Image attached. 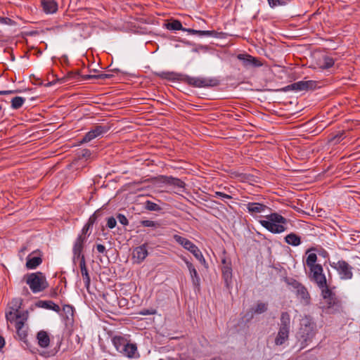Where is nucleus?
I'll return each mask as SVG.
<instances>
[{"label": "nucleus", "instance_id": "f257e3e1", "mask_svg": "<svg viewBox=\"0 0 360 360\" xmlns=\"http://www.w3.org/2000/svg\"><path fill=\"white\" fill-rule=\"evenodd\" d=\"M265 219L260 220V224L273 233H281L286 230L288 220L278 213H271L265 216Z\"/></svg>", "mask_w": 360, "mask_h": 360}, {"label": "nucleus", "instance_id": "f03ea898", "mask_svg": "<svg viewBox=\"0 0 360 360\" xmlns=\"http://www.w3.org/2000/svg\"><path fill=\"white\" fill-rule=\"evenodd\" d=\"M316 334V325L309 317H304L301 320L300 328L298 332L299 340L302 348H304L311 342Z\"/></svg>", "mask_w": 360, "mask_h": 360}, {"label": "nucleus", "instance_id": "7ed1b4c3", "mask_svg": "<svg viewBox=\"0 0 360 360\" xmlns=\"http://www.w3.org/2000/svg\"><path fill=\"white\" fill-rule=\"evenodd\" d=\"M24 279L33 293L42 292L49 287L46 276L40 271L27 274Z\"/></svg>", "mask_w": 360, "mask_h": 360}, {"label": "nucleus", "instance_id": "20e7f679", "mask_svg": "<svg viewBox=\"0 0 360 360\" xmlns=\"http://www.w3.org/2000/svg\"><path fill=\"white\" fill-rule=\"evenodd\" d=\"M321 289L323 297L320 303L321 308L327 313L337 310L340 302L335 293L329 289L328 285Z\"/></svg>", "mask_w": 360, "mask_h": 360}, {"label": "nucleus", "instance_id": "39448f33", "mask_svg": "<svg viewBox=\"0 0 360 360\" xmlns=\"http://www.w3.org/2000/svg\"><path fill=\"white\" fill-rule=\"evenodd\" d=\"M309 270V278L311 281L315 282L320 288L327 286L326 278L321 264L311 266Z\"/></svg>", "mask_w": 360, "mask_h": 360}, {"label": "nucleus", "instance_id": "423d86ee", "mask_svg": "<svg viewBox=\"0 0 360 360\" xmlns=\"http://www.w3.org/2000/svg\"><path fill=\"white\" fill-rule=\"evenodd\" d=\"M331 266L337 271L341 279L349 280L352 278L353 268L347 262L344 260H339L338 262L333 263Z\"/></svg>", "mask_w": 360, "mask_h": 360}, {"label": "nucleus", "instance_id": "0eeeda50", "mask_svg": "<svg viewBox=\"0 0 360 360\" xmlns=\"http://www.w3.org/2000/svg\"><path fill=\"white\" fill-rule=\"evenodd\" d=\"M289 285L295 289L296 295L302 304L308 305L310 303L311 297L309 293L302 283L293 280L289 283Z\"/></svg>", "mask_w": 360, "mask_h": 360}, {"label": "nucleus", "instance_id": "6e6552de", "mask_svg": "<svg viewBox=\"0 0 360 360\" xmlns=\"http://www.w3.org/2000/svg\"><path fill=\"white\" fill-rule=\"evenodd\" d=\"M186 81L188 84L194 87H209L217 85V81L214 79L205 77H187Z\"/></svg>", "mask_w": 360, "mask_h": 360}, {"label": "nucleus", "instance_id": "1a4fd4ad", "mask_svg": "<svg viewBox=\"0 0 360 360\" xmlns=\"http://www.w3.org/2000/svg\"><path fill=\"white\" fill-rule=\"evenodd\" d=\"M110 129L108 124L96 125L86 135L83 137L82 142L87 143L91 140L105 134Z\"/></svg>", "mask_w": 360, "mask_h": 360}, {"label": "nucleus", "instance_id": "9d476101", "mask_svg": "<svg viewBox=\"0 0 360 360\" xmlns=\"http://www.w3.org/2000/svg\"><path fill=\"white\" fill-rule=\"evenodd\" d=\"M87 237L85 236H78V237L76 238L73 248H72V252H73V262L75 263L77 260L79 259V262L81 261L82 257H84L82 254V251L84 249V245L85 242L86 241Z\"/></svg>", "mask_w": 360, "mask_h": 360}, {"label": "nucleus", "instance_id": "9b49d317", "mask_svg": "<svg viewBox=\"0 0 360 360\" xmlns=\"http://www.w3.org/2000/svg\"><path fill=\"white\" fill-rule=\"evenodd\" d=\"M42 255L39 250L33 251L27 257L26 267L28 269H34L42 262Z\"/></svg>", "mask_w": 360, "mask_h": 360}, {"label": "nucleus", "instance_id": "f8f14e48", "mask_svg": "<svg viewBox=\"0 0 360 360\" xmlns=\"http://www.w3.org/2000/svg\"><path fill=\"white\" fill-rule=\"evenodd\" d=\"M237 58L245 68L260 67L262 65L257 58L248 54H239Z\"/></svg>", "mask_w": 360, "mask_h": 360}, {"label": "nucleus", "instance_id": "ddd939ff", "mask_svg": "<svg viewBox=\"0 0 360 360\" xmlns=\"http://www.w3.org/2000/svg\"><path fill=\"white\" fill-rule=\"evenodd\" d=\"M291 89L296 91L314 89L316 87V82L313 80L299 81L290 85Z\"/></svg>", "mask_w": 360, "mask_h": 360}, {"label": "nucleus", "instance_id": "4468645a", "mask_svg": "<svg viewBox=\"0 0 360 360\" xmlns=\"http://www.w3.org/2000/svg\"><path fill=\"white\" fill-rule=\"evenodd\" d=\"M245 205L248 212L254 217L259 214L265 212V211L269 209L266 205L259 202H250Z\"/></svg>", "mask_w": 360, "mask_h": 360}, {"label": "nucleus", "instance_id": "2eb2a0df", "mask_svg": "<svg viewBox=\"0 0 360 360\" xmlns=\"http://www.w3.org/2000/svg\"><path fill=\"white\" fill-rule=\"evenodd\" d=\"M147 246L148 245L144 243L134 250L133 259L136 262L141 263L146 258L148 255Z\"/></svg>", "mask_w": 360, "mask_h": 360}, {"label": "nucleus", "instance_id": "dca6fc26", "mask_svg": "<svg viewBox=\"0 0 360 360\" xmlns=\"http://www.w3.org/2000/svg\"><path fill=\"white\" fill-rule=\"evenodd\" d=\"M334 60L333 58L327 56L323 55L321 58H319L316 61V66L314 68H320L322 70L328 69L333 66Z\"/></svg>", "mask_w": 360, "mask_h": 360}, {"label": "nucleus", "instance_id": "f3484780", "mask_svg": "<svg viewBox=\"0 0 360 360\" xmlns=\"http://www.w3.org/2000/svg\"><path fill=\"white\" fill-rule=\"evenodd\" d=\"M26 321L27 318H23L22 319L18 321L15 323L17 335L18 338L25 343L27 342V329L24 328V325Z\"/></svg>", "mask_w": 360, "mask_h": 360}, {"label": "nucleus", "instance_id": "a211bd4d", "mask_svg": "<svg viewBox=\"0 0 360 360\" xmlns=\"http://www.w3.org/2000/svg\"><path fill=\"white\" fill-rule=\"evenodd\" d=\"M41 4L46 14H53L58 11V3L55 0H41Z\"/></svg>", "mask_w": 360, "mask_h": 360}, {"label": "nucleus", "instance_id": "6ab92c4d", "mask_svg": "<svg viewBox=\"0 0 360 360\" xmlns=\"http://www.w3.org/2000/svg\"><path fill=\"white\" fill-rule=\"evenodd\" d=\"M173 238L177 243L181 245L184 248L188 250L189 252H191L195 246V245L191 240L179 235L175 234L174 235Z\"/></svg>", "mask_w": 360, "mask_h": 360}, {"label": "nucleus", "instance_id": "aec40b11", "mask_svg": "<svg viewBox=\"0 0 360 360\" xmlns=\"http://www.w3.org/2000/svg\"><path fill=\"white\" fill-rule=\"evenodd\" d=\"M27 319V312L6 311V319L8 322L13 323L22 319Z\"/></svg>", "mask_w": 360, "mask_h": 360}, {"label": "nucleus", "instance_id": "412c9836", "mask_svg": "<svg viewBox=\"0 0 360 360\" xmlns=\"http://www.w3.org/2000/svg\"><path fill=\"white\" fill-rule=\"evenodd\" d=\"M79 267L81 270L82 276L84 282V285L86 288H89L91 279L86 268L84 257H82L81 261L79 262Z\"/></svg>", "mask_w": 360, "mask_h": 360}, {"label": "nucleus", "instance_id": "4be33fe9", "mask_svg": "<svg viewBox=\"0 0 360 360\" xmlns=\"http://www.w3.org/2000/svg\"><path fill=\"white\" fill-rule=\"evenodd\" d=\"M164 182L179 188L180 191H183L186 186V184L180 179L173 176H165Z\"/></svg>", "mask_w": 360, "mask_h": 360}, {"label": "nucleus", "instance_id": "5701e85b", "mask_svg": "<svg viewBox=\"0 0 360 360\" xmlns=\"http://www.w3.org/2000/svg\"><path fill=\"white\" fill-rule=\"evenodd\" d=\"M289 333V330L279 328L277 336L275 338V344L276 345L284 344L288 340Z\"/></svg>", "mask_w": 360, "mask_h": 360}, {"label": "nucleus", "instance_id": "b1692460", "mask_svg": "<svg viewBox=\"0 0 360 360\" xmlns=\"http://www.w3.org/2000/svg\"><path fill=\"white\" fill-rule=\"evenodd\" d=\"M37 339L41 347L46 348L49 345L50 339L46 331L41 330L37 333Z\"/></svg>", "mask_w": 360, "mask_h": 360}, {"label": "nucleus", "instance_id": "393cba45", "mask_svg": "<svg viewBox=\"0 0 360 360\" xmlns=\"http://www.w3.org/2000/svg\"><path fill=\"white\" fill-rule=\"evenodd\" d=\"M136 351V345L135 344L129 343L127 342L123 348V350L120 353L129 358H134Z\"/></svg>", "mask_w": 360, "mask_h": 360}, {"label": "nucleus", "instance_id": "a878e982", "mask_svg": "<svg viewBox=\"0 0 360 360\" xmlns=\"http://www.w3.org/2000/svg\"><path fill=\"white\" fill-rule=\"evenodd\" d=\"M279 328L290 330V316L288 312L281 313Z\"/></svg>", "mask_w": 360, "mask_h": 360}, {"label": "nucleus", "instance_id": "bb28decb", "mask_svg": "<svg viewBox=\"0 0 360 360\" xmlns=\"http://www.w3.org/2000/svg\"><path fill=\"white\" fill-rule=\"evenodd\" d=\"M22 304V300L21 298H14L8 304L6 311L21 312L20 309L21 308Z\"/></svg>", "mask_w": 360, "mask_h": 360}, {"label": "nucleus", "instance_id": "cd10ccee", "mask_svg": "<svg viewBox=\"0 0 360 360\" xmlns=\"http://www.w3.org/2000/svg\"><path fill=\"white\" fill-rule=\"evenodd\" d=\"M112 341L117 351L119 352H121L123 350V348L127 343V340L121 336H115Z\"/></svg>", "mask_w": 360, "mask_h": 360}, {"label": "nucleus", "instance_id": "c85d7f7f", "mask_svg": "<svg viewBox=\"0 0 360 360\" xmlns=\"http://www.w3.org/2000/svg\"><path fill=\"white\" fill-rule=\"evenodd\" d=\"M285 241L288 245H290L292 246H297L301 243L300 237L294 233L288 234L285 237Z\"/></svg>", "mask_w": 360, "mask_h": 360}, {"label": "nucleus", "instance_id": "c756f323", "mask_svg": "<svg viewBox=\"0 0 360 360\" xmlns=\"http://www.w3.org/2000/svg\"><path fill=\"white\" fill-rule=\"evenodd\" d=\"M39 306L47 309L53 310L56 312H59L60 311V307L51 300L41 301Z\"/></svg>", "mask_w": 360, "mask_h": 360}, {"label": "nucleus", "instance_id": "7c9ffc66", "mask_svg": "<svg viewBox=\"0 0 360 360\" xmlns=\"http://www.w3.org/2000/svg\"><path fill=\"white\" fill-rule=\"evenodd\" d=\"M165 27L167 29L169 30H183L186 31L187 29L184 28L182 25L179 20H174L172 22H167L165 24Z\"/></svg>", "mask_w": 360, "mask_h": 360}, {"label": "nucleus", "instance_id": "2f4dec72", "mask_svg": "<svg viewBox=\"0 0 360 360\" xmlns=\"http://www.w3.org/2000/svg\"><path fill=\"white\" fill-rule=\"evenodd\" d=\"M186 32L191 34H197L200 36H208V37H215L217 33L215 31L210 30H195L193 29L186 30Z\"/></svg>", "mask_w": 360, "mask_h": 360}, {"label": "nucleus", "instance_id": "473e14b6", "mask_svg": "<svg viewBox=\"0 0 360 360\" xmlns=\"http://www.w3.org/2000/svg\"><path fill=\"white\" fill-rule=\"evenodd\" d=\"M222 274L226 283H228L232 276L231 264H228L227 266H222Z\"/></svg>", "mask_w": 360, "mask_h": 360}, {"label": "nucleus", "instance_id": "72a5a7b5", "mask_svg": "<svg viewBox=\"0 0 360 360\" xmlns=\"http://www.w3.org/2000/svg\"><path fill=\"white\" fill-rule=\"evenodd\" d=\"M345 131H339L337 134L331 136L328 142L332 144H338L345 139Z\"/></svg>", "mask_w": 360, "mask_h": 360}, {"label": "nucleus", "instance_id": "f704fd0d", "mask_svg": "<svg viewBox=\"0 0 360 360\" xmlns=\"http://www.w3.org/2000/svg\"><path fill=\"white\" fill-rule=\"evenodd\" d=\"M25 101V99L22 97H20V96L14 97L11 100V107L13 109H18L22 107Z\"/></svg>", "mask_w": 360, "mask_h": 360}, {"label": "nucleus", "instance_id": "c9c22d12", "mask_svg": "<svg viewBox=\"0 0 360 360\" xmlns=\"http://www.w3.org/2000/svg\"><path fill=\"white\" fill-rule=\"evenodd\" d=\"M317 261V255L315 253H310L308 255L306 259L307 266L310 268L311 266H314L318 265L319 264H316Z\"/></svg>", "mask_w": 360, "mask_h": 360}, {"label": "nucleus", "instance_id": "e433bc0d", "mask_svg": "<svg viewBox=\"0 0 360 360\" xmlns=\"http://www.w3.org/2000/svg\"><path fill=\"white\" fill-rule=\"evenodd\" d=\"M190 276L191 278L192 283L194 285V287L199 289L200 285V278L197 272V270L195 269L191 273H190Z\"/></svg>", "mask_w": 360, "mask_h": 360}, {"label": "nucleus", "instance_id": "4c0bfd02", "mask_svg": "<svg viewBox=\"0 0 360 360\" xmlns=\"http://www.w3.org/2000/svg\"><path fill=\"white\" fill-rule=\"evenodd\" d=\"M191 252L193 255V256L198 260H199V262L201 264H204L206 263V261H205L201 251L199 250V248L196 245L194 247V248L192 250V251Z\"/></svg>", "mask_w": 360, "mask_h": 360}, {"label": "nucleus", "instance_id": "58836bf2", "mask_svg": "<svg viewBox=\"0 0 360 360\" xmlns=\"http://www.w3.org/2000/svg\"><path fill=\"white\" fill-rule=\"evenodd\" d=\"M145 207L148 210H150V211H160L161 210V207L159 205H158L153 202H151L150 200H147L146 202Z\"/></svg>", "mask_w": 360, "mask_h": 360}, {"label": "nucleus", "instance_id": "ea45409f", "mask_svg": "<svg viewBox=\"0 0 360 360\" xmlns=\"http://www.w3.org/2000/svg\"><path fill=\"white\" fill-rule=\"evenodd\" d=\"M267 310V304L264 302H258L255 308V313L262 314Z\"/></svg>", "mask_w": 360, "mask_h": 360}, {"label": "nucleus", "instance_id": "a19ab883", "mask_svg": "<svg viewBox=\"0 0 360 360\" xmlns=\"http://www.w3.org/2000/svg\"><path fill=\"white\" fill-rule=\"evenodd\" d=\"M140 223L145 227H152L153 229L160 227V224L158 222L151 220H143Z\"/></svg>", "mask_w": 360, "mask_h": 360}, {"label": "nucleus", "instance_id": "79ce46f5", "mask_svg": "<svg viewBox=\"0 0 360 360\" xmlns=\"http://www.w3.org/2000/svg\"><path fill=\"white\" fill-rule=\"evenodd\" d=\"M214 197H216V198H221L222 200H225V199H231L232 197L228 194H226V193H224L222 192H219V191H217L214 193Z\"/></svg>", "mask_w": 360, "mask_h": 360}, {"label": "nucleus", "instance_id": "37998d69", "mask_svg": "<svg viewBox=\"0 0 360 360\" xmlns=\"http://www.w3.org/2000/svg\"><path fill=\"white\" fill-rule=\"evenodd\" d=\"M116 224H117V221L114 217H109L108 219L107 226L108 228H110V229L115 228L116 226Z\"/></svg>", "mask_w": 360, "mask_h": 360}, {"label": "nucleus", "instance_id": "c03bdc74", "mask_svg": "<svg viewBox=\"0 0 360 360\" xmlns=\"http://www.w3.org/2000/svg\"><path fill=\"white\" fill-rule=\"evenodd\" d=\"M117 219L119 221V222L122 224V225H127L128 224V219H127V217L122 214H119L117 215Z\"/></svg>", "mask_w": 360, "mask_h": 360}, {"label": "nucleus", "instance_id": "a18cd8bd", "mask_svg": "<svg viewBox=\"0 0 360 360\" xmlns=\"http://www.w3.org/2000/svg\"><path fill=\"white\" fill-rule=\"evenodd\" d=\"M183 260L184 261V262L189 271V273H191L193 271L195 270V268L193 266V264L191 262H190L187 259H186L185 257H183Z\"/></svg>", "mask_w": 360, "mask_h": 360}, {"label": "nucleus", "instance_id": "49530a36", "mask_svg": "<svg viewBox=\"0 0 360 360\" xmlns=\"http://www.w3.org/2000/svg\"><path fill=\"white\" fill-rule=\"evenodd\" d=\"M142 315H153V314H156V310L155 309H143V311H141L140 313Z\"/></svg>", "mask_w": 360, "mask_h": 360}, {"label": "nucleus", "instance_id": "de8ad7c7", "mask_svg": "<svg viewBox=\"0 0 360 360\" xmlns=\"http://www.w3.org/2000/svg\"><path fill=\"white\" fill-rule=\"evenodd\" d=\"M112 77V75L110 74H99L96 75L97 79H110Z\"/></svg>", "mask_w": 360, "mask_h": 360}, {"label": "nucleus", "instance_id": "09e8293b", "mask_svg": "<svg viewBox=\"0 0 360 360\" xmlns=\"http://www.w3.org/2000/svg\"><path fill=\"white\" fill-rule=\"evenodd\" d=\"M96 248L99 253L104 254L106 252L105 247L102 244H97Z\"/></svg>", "mask_w": 360, "mask_h": 360}, {"label": "nucleus", "instance_id": "8fccbe9b", "mask_svg": "<svg viewBox=\"0 0 360 360\" xmlns=\"http://www.w3.org/2000/svg\"><path fill=\"white\" fill-rule=\"evenodd\" d=\"M12 22V20L8 18H3L0 17V23L1 24H6V25H11Z\"/></svg>", "mask_w": 360, "mask_h": 360}, {"label": "nucleus", "instance_id": "3c124183", "mask_svg": "<svg viewBox=\"0 0 360 360\" xmlns=\"http://www.w3.org/2000/svg\"><path fill=\"white\" fill-rule=\"evenodd\" d=\"M89 225H84L82 229V233L79 236H85L86 237V234L89 230Z\"/></svg>", "mask_w": 360, "mask_h": 360}, {"label": "nucleus", "instance_id": "603ef678", "mask_svg": "<svg viewBox=\"0 0 360 360\" xmlns=\"http://www.w3.org/2000/svg\"><path fill=\"white\" fill-rule=\"evenodd\" d=\"M63 310L68 314H73V308L70 305L64 306Z\"/></svg>", "mask_w": 360, "mask_h": 360}, {"label": "nucleus", "instance_id": "864d4df0", "mask_svg": "<svg viewBox=\"0 0 360 360\" xmlns=\"http://www.w3.org/2000/svg\"><path fill=\"white\" fill-rule=\"evenodd\" d=\"M288 1L289 0H278V2H276L275 6L285 5Z\"/></svg>", "mask_w": 360, "mask_h": 360}, {"label": "nucleus", "instance_id": "5fc2aeb1", "mask_svg": "<svg viewBox=\"0 0 360 360\" xmlns=\"http://www.w3.org/2000/svg\"><path fill=\"white\" fill-rule=\"evenodd\" d=\"M84 79H97L96 75H85L82 76Z\"/></svg>", "mask_w": 360, "mask_h": 360}, {"label": "nucleus", "instance_id": "6e6d98bb", "mask_svg": "<svg viewBox=\"0 0 360 360\" xmlns=\"http://www.w3.org/2000/svg\"><path fill=\"white\" fill-rule=\"evenodd\" d=\"M221 263H222L223 266H227L228 264H231L230 259H229L226 257H224L221 259Z\"/></svg>", "mask_w": 360, "mask_h": 360}, {"label": "nucleus", "instance_id": "4d7b16f0", "mask_svg": "<svg viewBox=\"0 0 360 360\" xmlns=\"http://www.w3.org/2000/svg\"><path fill=\"white\" fill-rule=\"evenodd\" d=\"M94 221H95V219L93 217H91L89 219L86 225H89V227L91 228L94 225Z\"/></svg>", "mask_w": 360, "mask_h": 360}, {"label": "nucleus", "instance_id": "13d9d810", "mask_svg": "<svg viewBox=\"0 0 360 360\" xmlns=\"http://www.w3.org/2000/svg\"><path fill=\"white\" fill-rule=\"evenodd\" d=\"M15 91L9 90V91H0V95H6L11 94L15 93Z\"/></svg>", "mask_w": 360, "mask_h": 360}, {"label": "nucleus", "instance_id": "bf43d9fd", "mask_svg": "<svg viewBox=\"0 0 360 360\" xmlns=\"http://www.w3.org/2000/svg\"><path fill=\"white\" fill-rule=\"evenodd\" d=\"M269 4L271 8L275 7L276 2H278V0H268Z\"/></svg>", "mask_w": 360, "mask_h": 360}, {"label": "nucleus", "instance_id": "052dcab7", "mask_svg": "<svg viewBox=\"0 0 360 360\" xmlns=\"http://www.w3.org/2000/svg\"><path fill=\"white\" fill-rule=\"evenodd\" d=\"M4 345H5L4 338L0 335V349L4 347Z\"/></svg>", "mask_w": 360, "mask_h": 360}, {"label": "nucleus", "instance_id": "680f3d73", "mask_svg": "<svg viewBox=\"0 0 360 360\" xmlns=\"http://www.w3.org/2000/svg\"><path fill=\"white\" fill-rule=\"evenodd\" d=\"M169 75H170V73H169V72H162L161 74V77H165V78H167Z\"/></svg>", "mask_w": 360, "mask_h": 360}, {"label": "nucleus", "instance_id": "e2e57ef3", "mask_svg": "<svg viewBox=\"0 0 360 360\" xmlns=\"http://www.w3.org/2000/svg\"><path fill=\"white\" fill-rule=\"evenodd\" d=\"M210 360H220V358L219 357H214V358H212V359Z\"/></svg>", "mask_w": 360, "mask_h": 360}]
</instances>
